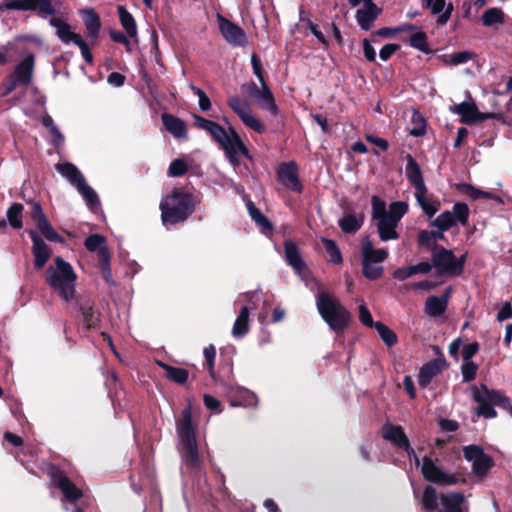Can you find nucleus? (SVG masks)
Returning a JSON list of instances; mask_svg holds the SVG:
<instances>
[{
  "label": "nucleus",
  "instance_id": "nucleus-1",
  "mask_svg": "<svg viewBox=\"0 0 512 512\" xmlns=\"http://www.w3.org/2000/svg\"><path fill=\"white\" fill-rule=\"evenodd\" d=\"M196 127L208 132L213 139L218 142L233 166L239 165V156L249 157V152L245 147L238 133L230 128L229 132L225 131L218 123L207 120L199 115H194Z\"/></svg>",
  "mask_w": 512,
  "mask_h": 512
},
{
  "label": "nucleus",
  "instance_id": "nucleus-2",
  "mask_svg": "<svg viewBox=\"0 0 512 512\" xmlns=\"http://www.w3.org/2000/svg\"><path fill=\"white\" fill-rule=\"evenodd\" d=\"M45 281L51 291L66 303L76 296L77 274L72 265L61 257H56L45 273Z\"/></svg>",
  "mask_w": 512,
  "mask_h": 512
},
{
  "label": "nucleus",
  "instance_id": "nucleus-3",
  "mask_svg": "<svg viewBox=\"0 0 512 512\" xmlns=\"http://www.w3.org/2000/svg\"><path fill=\"white\" fill-rule=\"evenodd\" d=\"M407 210L408 205L401 201L391 203L387 210L383 200L377 196L372 197V217L382 241L398 238L396 228Z\"/></svg>",
  "mask_w": 512,
  "mask_h": 512
},
{
  "label": "nucleus",
  "instance_id": "nucleus-4",
  "mask_svg": "<svg viewBox=\"0 0 512 512\" xmlns=\"http://www.w3.org/2000/svg\"><path fill=\"white\" fill-rule=\"evenodd\" d=\"M177 434L179 437V451L183 463L191 469H200L202 462L198 453V446L195 437V425L192 422L190 408L182 412V418L176 422Z\"/></svg>",
  "mask_w": 512,
  "mask_h": 512
},
{
  "label": "nucleus",
  "instance_id": "nucleus-5",
  "mask_svg": "<svg viewBox=\"0 0 512 512\" xmlns=\"http://www.w3.org/2000/svg\"><path fill=\"white\" fill-rule=\"evenodd\" d=\"M165 226L184 222L194 211L193 195L181 189L173 190L160 203Z\"/></svg>",
  "mask_w": 512,
  "mask_h": 512
},
{
  "label": "nucleus",
  "instance_id": "nucleus-6",
  "mask_svg": "<svg viewBox=\"0 0 512 512\" xmlns=\"http://www.w3.org/2000/svg\"><path fill=\"white\" fill-rule=\"evenodd\" d=\"M317 310L324 322L336 333L345 329L349 322V312L334 296L321 292L316 296Z\"/></svg>",
  "mask_w": 512,
  "mask_h": 512
},
{
  "label": "nucleus",
  "instance_id": "nucleus-7",
  "mask_svg": "<svg viewBox=\"0 0 512 512\" xmlns=\"http://www.w3.org/2000/svg\"><path fill=\"white\" fill-rule=\"evenodd\" d=\"M58 173L61 174L77 191L82 195L90 209L99 205V197L96 192L87 184L83 174L72 163L64 162L55 165Z\"/></svg>",
  "mask_w": 512,
  "mask_h": 512
},
{
  "label": "nucleus",
  "instance_id": "nucleus-8",
  "mask_svg": "<svg viewBox=\"0 0 512 512\" xmlns=\"http://www.w3.org/2000/svg\"><path fill=\"white\" fill-rule=\"evenodd\" d=\"M34 70V56L27 55L14 69V71L6 77L1 84V93L3 96L9 95L17 87H27L32 80Z\"/></svg>",
  "mask_w": 512,
  "mask_h": 512
},
{
  "label": "nucleus",
  "instance_id": "nucleus-9",
  "mask_svg": "<svg viewBox=\"0 0 512 512\" xmlns=\"http://www.w3.org/2000/svg\"><path fill=\"white\" fill-rule=\"evenodd\" d=\"M472 398L479 404L477 414L485 418H494L497 413L492 405L500 406L503 400V394L499 391L489 390L486 386H475L472 389Z\"/></svg>",
  "mask_w": 512,
  "mask_h": 512
},
{
  "label": "nucleus",
  "instance_id": "nucleus-10",
  "mask_svg": "<svg viewBox=\"0 0 512 512\" xmlns=\"http://www.w3.org/2000/svg\"><path fill=\"white\" fill-rule=\"evenodd\" d=\"M454 114L461 116V122L467 125H473L488 119L504 121L505 115L501 112L482 113L478 110L476 104L470 99L450 108Z\"/></svg>",
  "mask_w": 512,
  "mask_h": 512
},
{
  "label": "nucleus",
  "instance_id": "nucleus-11",
  "mask_svg": "<svg viewBox=\"0 0 512 512\" xmlns=\"http://www.w3.org/2000/svg\"><path fill=\"white\" fill-rule=\"evenodd\" d=\"M431 260L438 274L456 275L463 270L465 255L457 259L451 250L435 247Z\"/></svg>",
  "mask_w": 512,
  "mask_h": 512
},
{
  "label": "nucleus",
  "instance_id": "nucleus-12",
  "mask_svg": "<svg viewBox=\"0 0 512 512\" xmlns=\"http://www.w3.org/2000/svg\"><path fill=\"white\" fill-rule=\"evenodd\" d=\"M229 107L238 115L243 124L262 134L266 131V126L253 114V111L246 100L238 96H231L228 99Z\"/></svg>",
  "mask_w": 512,
  "mask_h": 512
},
{
  "label": "nucleus",
  "instance_id": "nucleus-13",
  "mask_svg": "<svg viewBox=\"0 0 512 512\" xmlns=\"http://www.w3.org/2000/svg\"><path fill=\"white\" fill-rule=\"evenodd\" d=\"M421 472L427 481L441 486H451L459 481V477L437 465L432 459L424 457Z\"/></svg>",
  "mask_w": 512,
  "mask_h": 512
},
{
  "label": "nucleus",
  "instance_id": "nucleus-14",
  "mask_svg": "<svg viewBox=\"0 0 512 512\" xmlns=\"http://www.w3.org/2000/svg\"><path fill=\"white\" fill-rule=\"evenodd\" d=\"M219 30L223 38L233 46L243 47L247 44V36L244 30L237 24L226 19L221 14L216 15Z\"/></svg>",
  "mask_w": 512,
  "mask_h": 512
},
{
  "label": "nucleus",
  "instance_id": "nucleus-15",
  "mask_svg": "<svg viewBox=\"0 0 512 512\" xmlns=\"http://www.w3.org/2000/svg\"><path fill=\"white\" fill-rule=\"evenodd\" d=\"M30 216L35 223L37 229L43 234V236L52 242L62 243L64 240L59 234L54 230V228L49 223L46 218L41 205L38 202L31 203V211Z\"/></svg>",
  "mask_w": 512,
  "mask_h": 512
},
{
  "label": "nucleus",
  "instance_id": "nucleus-16",
  "mask_svg": "<svg viewBox=\"0 0 512 512\" xmlns=\"http://www.w3.org/2000/svg\"><path fill=\"white\" fill-rule=\"evenodd\" d=\"M381 433L385 440L405 450L408 455H414V449L410 446V442L400 425L387 422L383 425Z\"/></svg>",
  "mask_w": 512,
  "mask_h": 512
},
{
  "label": "nucleus",
  "instance_id": "nucleus-17",
  "mask_svg": "<svg viewBox=\"0 0 512 512\" xmlns=\"http://www.w3.org/2000/svg\"><path fill=\"white\" fill-rule=\"evenodd\" d=\"M278 180L290 190L301 192L302 184L298 179V167L294 161L282 163L277 171Z\"/></svg>",
  "mask_w": 512,
  "mask_h": 512
},
{
  "label": "nucleus",
  "instance_id": "nucleus-18",
  "mask_svg": "<svg viewBox=\"0 0 512 512\" xmlns=\"http://www.w3.org/2000/svg\"><path fill=\"white\" fill-rule=\"evenodd\" d=\"M29 235L33 242L32 252L34 255V265L37 269H41L49 260L51 256V250L35 231H30Z\"/></svg>",
  "mask_w": 512,
  "mask_h": 512
},
{
  "label": "nucleus",
  "instance_id": "nucleus-19",
  "mask_svg": "<svg viewBox=\"0 0 512 512\" xmlns=\"http://www.w3.org/2000/svg\"><path fill=\"white\" fill-rule=\"evenodd\" d=\"M380 13L381 9L373 2L363 3V8L358 9L356 12L357 23L361 29L367 31L372 27L373 22Z\"/></svg>",
  "mask_w": 512,
  "mask_h": 512
},
{
  "label": "nucleus",
  "instance_id": "nucleus-20",
  "mask_svg": "<svg viewBox=\"0 0 512 512\" xmlns=\"http://www.w3.org/2000/svg\"><path fill=\"white\" fill-rule=\"evenodd\" d=\"M407 164L405 167V174L411 185L414 187L415 192L422 193L425 191L426 186L423 180L420 166L411 155L406 156Z\"/></svg>",
  "mask_w": 512,
  "mask_h": 512
},
{
  "label": "nucleus",
  "instance_id": "nucleus-21",
  "mask_svg": "<svg viewBox=\"0 0 512 512\" xmlns=\"http://www.w3.org/2000/svg\"><path fill=\"white\" fill-rule=\"evenodd\" d=\"M49 23L55 28L57 37L64 44H76L78 42V38H82L80 34L75 33L72 30V27L67 22L60 18L52 17L49 20Z\"/></svg>",
  "mask_w": 512,
  "mask_h": 512
},
{
  "label": "nucleus",
  "instance_id": "nucleus-22",
  "mask_svg": "<svg viewBox=\"0 0 512 512\" xmlns=\"http://www.w3.org/2000/svg\"><path fill=\"white\" fill-rule=\"evenodd\" d=\"M54 483L58 486L63 494V501L75 503L83 495L80 488H78L68 477L59 475L54 479Z\"/></svg>",
  "mask_w": 512,
  "mask_h": 512
},
{
  "label": "nucleus",
  "instance_id": "nucleus-23",
  "mask_svg": "<svg viewBox=\"0 0 512 512\" xmlns=\"http://www.w3.org/2000/svg\"><path fill=\"white\" fill-rule=\"evenodd\" d=\"M285 260L295 273L301 275L305 269V263L301 257L300 251L293 241L287 240L284 243Z\"/></svg>",
  "mask_w": 512,
  "mask_h": 512
},
{
  "label": "nucleus",
  "instance_id": "nucleus-24",
  "mask_svg": "<svg viewBox=\"0 0 512 512\" xmlns=\"http://www.w3.org/2000/svg\"><path fill=\"white\" fill-rule=\"evenodd\" d=\"M441 509L439 512H463L465 496L459 492H448L440 497Z\"/></svg>",
  "mask_w": 512,
  "mask_h": 512
},
{
  "label": "nucleus",
  "instance_id": "nucleus-25",
  "mask_svg": "<svg viewBox=\"0 0 512 512\" xmlns=\"http://www.w3.org/2000/svg\"><path fill=\"white\" fill-rule=\"evenodd\" d=\"M254 99L259 108L268 111L273 116L278 114L274 96L265 81H262L261 91Z\"/></svg>",
  "mask_w": 512,
  "mask_h": 512
},
{
  "label": "nucleus",
  "instance_id": "nucleus-26",
  "mask_svg": "<svg viewBox=\"0 0 512 512\" xmlns=\"http://www.w3.org/2000/svg\"><path fill=\"white\" fill-rule=\"evenodd\" d=\"M362 262L381 264L388 256L385 249H375L368 238L362 240Z\"/></svg>",
  "mask_w": 512,
  "mask_h": 512
},
{
  "label": "nucleus",
  "instance_id": "nucleus-27",
  "mask_svg": "<svg viewBox=\"0 0 512 512\" xmlns=\"http://www.w3.org/2000/svg\"><path fill=\"white\" fill-rule=\"evenodd\" d=\"M81 15L86 26L87 35L93 41L96 40L101 28L99 15L93 9L82 10Z\"/></svg>",
  "mask_w": 512,
  "mask_h": 512
},
{
  "label": "nucleus",
  "instance_id": "nucleus-28",
  "mask_svg": "<svg viewBox=\"0 0 512 512\" xmlns=\"http://www.w3.org/2000/svg\"><path fill=\"white\" fill-rule=\"evenodd\" d=\"M425 8H430L431 13L433 15H437V24L444 25L450 19V16L453 11L452 4H447L445 0H433L431 5L425 6Z\"/></svg>",
  "mask_w": 512,
  "mask_h": 512
},
{
  "label": "nucleus",
  "instance_id": "nucleus-29",
  "mask_svg": "<svg viewBox=\"0 0 512 512\" xmlns=\"http://www.w3.org/2000/svg\"><path fill=\"white\" fill-rule=\"evenodd\" d=\"M442 362L438 360H433L423 365L419 371L418 375V383L422 387H426L430 384L432 379L441 372L442 370Z\"/></svg>",
  "mask_w": 512,
  "mask_h": 512
},
{
  "label": "nucleus",
  "instance_id": "nucleus-30",
  "mask_svg": "<svg viewBox=\"0 0 512 512\" xmlns=\"http://www.w3.org/2000/svg\"><path fill=\"white\" fill-rule=\"evenodd\" d=\"M448 295L441 297L431 296L428 297L425 303V312L429 316L438 317L442 315L447 307Z\"/></svg>",
  "mask_w": 512,
  "mask_h": 512
},
{
  "label": "nucleus",
  "instance_id": "nucleus-31",
  "mask_svg": "<svg viewBox=\"0 0 512 512\" xmlns=\"http://www.w3.org/2000/svg\"><path fill=\"white\" fill-rule=\"evenodd\" d=\"M162 120L167 131L175 138H183L186 136V127L182 120L170 114H163Z\"/></svg>",
  "mask_w": 512,
  "mask_h": 512
},
{
  "label": "nucleus",
  "instance_id": "nucleus-32",
  "mask_svg": "<svg viewBox=\"0 0 512 512\" xmlns=\"http://www.w3.org/2000/svg\"><path fill=\"white\" fill-rule=\"evenodd\" d=\"M249 330V308L244 306L241 308L238 317L236 318L233 328L232 335L235 338H241L247 334Z\"/></svg>",
  "mask_w": 512,
  "mask_h": 512
},
{
  "label": "nucleus",
  "instance_id": "nucleus-33",
  "mask_svg": "<svg viewBox=\"0 0 512 512\" xmlns=\"http://www.w3.org/2000/svg\"><path fill=\"white\" fill-rule=\"evenodd\" d=\"M118 15L127 35L137 41V25L134 17L123 6H118Z\"/></svg>",
  "mask_w": 512,
  "mask_h": 512
},
{
  "label": "nucleus",
  "instance_id": "nucleus-34",
  "mask_svg": "<svg viewBox=\"0 0 512 512\" xmlns=\"http://www.w3.org/2000/svg\"><path fill=\"white\" fill-rule=\"evenodd\" d=\"M77 306L79 308V311L81 312L84 323L88 327L96 325V323L98 322V316L93 309L91 301L88 299H78Z\"/></svg>",
  "mask_w": 512,
  "mask_h": 512
},
{
  "label": "nucleus",
  "instance_id": "nucleus-35",
  "mask_svg": "<svg viewBox=\"0 0 512 512\" xmlns=\"http://www.w3.org/2000/svg\"><path fill=\"white\" fill-rule=\"evenodd\" d=\"M481 21L486 27H492L496 24H503L505 21V14L500 8H489L482 14Z\"/></svg>",
  "mask_w": 512,
  "mask_h": 512
},
{
  "label": "nucleus",
  "instance_id": "nucleus-36",
  "mask_svg": "<svg viewBox=\"0 0 512 512\" xmlns=\"http://www.w3.org/2000/svg\"><path fill=\"white\" fill-rule=\"evenodd\" d=\"M448 213L452 216L454 226L457 224L465 225L469 217V208L467 204L458 202L453 206L452 210L448 211Z\"/></svg>",
  "mask_w": 512,
  "mask_h": 512
},
{
  "label": "nucleus",
  "instance_id": "nucleus-37",
  "mask_svg": "<svg viewBox=\"0 0 512 512\" xmlns=\"http://www.w3.org/2000/svg\"><path fill=\"white\" fill-rule=\"evenodd\" d=\"M448 213L452 216L454 226L457 224L465 225L469 217V208L467 204L458 202L453 206L452 210L448 211Z\"/></svg>",
  "mask_w": 512,
  "mask_h": 512
},
{
  "label": "nucleus",
  "instance_id": "nucleus-38",
  "mask_svg": "<svg viewBox=\"0 0 512 512\" xmlns=\"http://www.w3.org/2000/svg\"><path fill=\"white\" fill-rule=\"evenodd\" d=\"M164 369L166 377L178 384H184L188 379V372L183 368L173 367L164 363H160Z\"/></svg>",
  "mask_w": 512,
  "mask_h": 512
},
{
  "label": "nucleus",
  "instance_id": "nucleus-39",
  "mask_svg": "<svg viewBox=\"0 0 512 512\" xmlns=\"http://www.w3.org/2000/svg\"><path fill=\"white\" fill-rule=\"evenodd\" d=\"M415 197L418 202V204L421 206L425 214H427L429 217L433 216L439 209V205L428 198L427 196V189L423 191L422 193L415 192Z\"/></svg>",
  "mask_w": 512,
  "mask_h": 512
},
{
  "label": "nucleus",
  "instance_id": "nucleus-40",
  "mask_svg": "<svg viewBox=\"0 0 512 512\" xmlns=\"http://www.w3.org/2000/svg\"><path fill=\"white\" fill-rule=\"evenodd\" d=\"M99 266L101 270L102 278L105 282L111 286L115 285V282L112 277V272L110 268V253L109 251L102 250L100 253Z\"/></svg>",
  "mask_w": 512,
  "mask_h": 512
},
{
  "label": "nucleus",
  "instance_id": "nucleus-41",
  "mask_svg": "<svg viewBox=\"0 0 512 512\" xmlns=\"http://www.w3.org/2000/svg\"><path fill=\"white\" fill-rule=\"evenodd\" d=\"M475 57V54L471 51H461L450 55H443L442 60L447 65L458 66L465 64Z\"/></svg>",
  "mask_w": 512,
  "mask_h": 512
},
{
  "label": "nucleus",
  "instance_id": "nucleus-42",
  "mask_svg": "<svg viewBox=\"0 0 512 512\" xmlns=\"http://www.w3.org/2000/svg\"><path fill=\"white\" fill-rule=\"evenodd\" d=\"M85 247L90 252H97L99 259L102 250L108 251L106 246V239L99 234H92L87 237L85 240Z\"/></svg>",
  "mask_w": 512,
  "mask_h": 512
},
{
  "label": "nucleus",
  "instance_id": "nucleus-43",
  "mask_svg": "<svg viewBox=\"0 0 512 512\" xmlns=\"http://www.w3.org/2000/svg\"><path fill=\"white\" fill-rule=\"evenodd\" d=\"M23 205L19 203H14L10 206V208L7 210V219L9 221V224L11 227L15 229H20L23 226L22 223V212H23Z\"/></svg>",
  "mask_w": 512,
  "mask_h": 512
},
{
  "label": "nucleus",
  "instance_id": "nucleus-44",
  "mask_svg": "<svg viewBox=\"0 0 512 512\" xmlns=\"http://www.w3.org/2000/svg\"><path fill=\"white\" fill-rule=\"evenodd\" d=\"M438 495L434 487L427 486L422 495V506L425 510L434 512L437 508Z\"/></svg>",
  "mask_w": 512,
  "mask_h": 512
},
{
  "label": "nucleus",
  "instance_id": "nucleus-45",
  "mask_svg": "<svg viewBox=\"0 0 512 512\" xmlns=\"http://www.w3.org/2000/svg\"><path fill=\"white\" fill-rule=\"evenodd\" d=\"M322 243L328 255V259L332 264H341L343 261L342 254L336 243L328 238H323Z\"/></svg>",
  "mask_w": 512,
  "mask_h": 512
},
{
  "label": "nucleus",
  "instance_id": "nucleus-46",
  "mask_svg": "<svg viewBox=\"0 0 512 512\" xmlns=\"http://www.w3.org/2000/svg\"><path fill=\"white\" fill-rule=\"evenodd\" d=\"M38 0H5L4 4L0 5L1 9H16V10H33L37 7Z\"/></svg>",
  "mask_w": 512,
  "mask_h": 512
},
{
  "label": "nucleus",
  "instance_id": "nucleus-47",
  "mask_svg": "<svg viewBox=\"0 0 512 512\" xmlns=\"http://www.w3.org/2000/svg\"><path fill=\"white\" fill-rule=\"evenodd\" d=\"M236 393L241 396V400L238 402H232V406L255 407L257 405L258 399L253 392L242 387H237Z\"/></svg>",
  "mask_w": 512,
  "mask_h": 512
},
{
  "label": "nucleus",
  "instance_id": "nucleus-48",
  "mask_svg": "<svg viewBox=\"0 0 512 512\" xmlns=\"http://www.w3.org/2000/svg\"><path fill=\"white\" fill-rule=\"evenodd\" d=\"M408 43L411 47L423 52L429 53L427 35L423 31H417L413 33L409 39Z\"/></svg>",
  "mask_w": 512,
  "mask_h": 512
},
{
  "label": "nucleus",
  "instance_id": "nucleus-49",
  "mask_svg": "<svg viewBox=\"0 0 512 512\" xmlns=\"http://www.w3.org/2000/svg\"><path fill=\"white\" fill-rule=\"evenodd\" d=\"M338 224L345 233H354L361 227L362 220L354 215H346L339 220Z\"/></svg>",
  "mask_w": 512,
  "mask_h": 512
},
{
  "label": "nucleus",
  "instance_id": "nucleus-50",
  "mask_svg": "<svg viewBox=\"0 0 512 512\" xmlns=\"http://www.w3.org/2000/svg\"><path fill=\"white\" fill-rule=\"evenodd\" d=\"M375 328L387 346H393L397 343V335L388 326L381 322H376Z\"/></svg>",
  "mask_w": 512,
  "mask_h": 512
},
{
  "label": "nucleus",
  "instance_id": "nucleus-51",
  "mask_svg": "<svg viewBox=\"0 0 512 512\" xmlns=\"http://www.w3.org/2000/svg\"><path fill=\"white\" fill-rule=\"evenodd\" d=\"M411 121L413 128H411L410 134L415 137L423 136L426 132V121L424 117L418 111L414 110Z\"/></svg>",
  "mask_w": 512,
  "mask_h": 512
},
{
  "label": "nucleus",
  "instance_id": "nucleus-52",
  "mask_svg": "<svg viewBox=\"0 0 512 512\" xmlns=\"http://www.w3.org/2000/svg\"><path fill=\"white\" fill-rule=\"evenodd\" d=\"M493 461L490 456L484 455L474 463H472L473 473L483 477L488 470L492 467Z\"/></svg>",
  "mask_w": 512,
  "mask_h": 512
},
{
  "label": "nucleus",
  "instance_id": "nucleus-53",
  "mask_svg": "<svg viewBox=\"0 0 512 512\" xmlns=\"http://www.w3.org/2000/svg\"><path fill=\"white\" fill-rule=\"evenodd\" d=\"M462 191L465 195H467L468 197H470L474 200L480 199V198H484V199H492L493 198V194L491 192L480 190L470 184H464L462 187Z\"/></svg>",
  "mask_w": 512,
  "mask_h": 512
},
{
  "label": "nucleus",
  "instance_id": "nucleus-54",
  "mask_svg": "<svg viewBox=\"0 0 512 512\" xmlns=\"http://www.w3.org/2000/svg\"><path fill=\"white\" fill-rule=\"evenodd\" d=\"M431 224L441 231H446L454 226L452 216L450 213H448V211H444L439 214Z\"/></svg>",
  "mask_w": 512,
  "mask_h": 512
},
{
  "label": "nucleus",
  "instance_id": "nucleus-55",
  "mask_svg": "<svg viewBox=\"0 0 512 512\" xmlns=\"http://www.w3.org/2000/svg\"><path fill=\"white\" fill-rule=\"evenodd\" d=\"M363 264V275L370 279L375 280L382 275L383 267L381 264L362 262Z\"/></svg>",
  "mask_w": 512,
  "mask_h": 512
},
{
  "label": "nucleus",
  "instance_id": "nucleus-56",
  "mask_svg": "<svg viewBox=\"0 0 512 512\" xmlns=\"http://www.w3.org/2000/svg\"><path fill=\"white\" fill-rule=\"evenodd\" d=\"M188 170V165L183 159H175L168 168V175L171 177L183 176Z\"/></svg>",
  "mask_w": 512,
  "mask_h": 512
},
{
  "label": "nucleus",
  "instance_id": "nucleus-57",
  "mask_svg": "<svg viewBox=\"0 0 512 512\" xmlns=\"http://www.w3.org/2000/svg\"><path fill=\"white\" fill-rule=\"evenodd\" d=\"M464 457L471 463H474L484 455L483 449L477 445H469L463 449Z\"/></svg>",
  "mask_w": 512,
  "mask_h": 512
},
{
  "label": "nucleus",
  "instance_id": "nucleus-58",
  "mask_svg": "<svg viewBox=\"0 0 512 512\" xmlns=\"http://www.w3.org/2000/svg\"><path fill=\"white\" fill-rule=\"evenodd\" d=\"M248 209L252 219H254L257 224L271 229V224L268 219L252 203L248 204Z\"/></svg>",
  "mask_w": 512,
  "mask_h": 512
},
{
  "label": "nucleus",
  "instance_id": "nucleus-59",
  "mask_svg": "<svg viewBox=\"0 0 512 512\" xmlns=\"http://www.w3.org/2000/svg\"><path fill=\"white\" fill-rule=\"evenodd\" d=\"M477 372V366L471 361H465L462 365V376L465 382L472 381Z\"/></svg>",
  "mask_w": 512,
  "mask_h": 512
},
{
  "label": "nucleus",
  "instance_id": "nucleus-60",
  "mask_svg": "<svg viewBox=\"0 0 512 512\" xmlns=\"http://www.w3.org/2000/svg\"><path fill=\"white\" fill-rule=\"evenodd\" d=\"M109 34H110L111 39L114 42L123 44L126 47L127 51H131L132 50V42H131V40H129V38H128L129 36L128 35L126 36L122 32H119V31H116V30H111L109 32Z\"/></svg>",
  "mask_w": 512,
  "mask_h": 512
},
{
  "label": "nucleus",
  "instance_id": "nucleus-61",
  "mask_svg": "<svg viewBox=\"0 0 512 512\" xmlns=\"http://www.w3.org/2000/svg\"><path fill=\"white\" fill-rule=\"evenodd\" d=\"M359 319L363 325L367 327H375V323L373 322L372 315L368 308L362 304L359 306Z\"/></svg>",
  "mask_w": 512,
  "mask_h": 512
},
{
  "label": "nucleus",
  "instance_id": "nucleus-62",
  "mask_svg": "<svg viewBox=\"0 0 512 512\" xmlns=\"http://www.w3.org/2000/svg\"><path fill=\"white\" fill-rule=\"evenodd\" d=\"M215 356H216V351H215L214 346L210 345L204 349V357H205L206 363L208 365V368H209V371H210V374L212 377L214 376L213 366H214Z\"/></svg>",
  "mask_w": 512,
  "mask_h": 512
},
{
  "label": "nucleus",
  "instance_id": "nucleus-63",
  "mask_svg": "<svg viewBox=\"0 0 512 512\" xmlns=\"http://www.w3.org/2000/svg\"><path fill=\"white\" fill-rule=\"evenodd\" d=\"M398 49L397 44H386L380 49L379 57L382 61H387Z\"/></svg>",
  "mask_w": 512,
  "mask_h": 512
},
{
  "label": "nucleus",
  "instance_id": "nucleus-64",
  "mask_svg": "<svg viewBox=\"0 0 512 512\" xmlns=\"http://www.w3.org/2000/svg\"><path fill=\"white\" fill-rule=\"evenodd\" d=\"M36 8L45 15H52L55 13L53 0H38Z\"/></svg>",
  "mask_w": 512,
  "mask_h": 512
}]
</instances>
